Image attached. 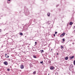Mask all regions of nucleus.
Wrapping results in <instances>:
<instances>
[{
  "instance_id": "1",
  "label": "nucleus",
  "mask_w": 75,
  "mask_h": 75,
  "mask_svg": "<svg viewBox=\"0 0 75 75\" xmlns=\"http://www.w3.org/2000/svg\"><path fill=\"white\" fill-rule=\"evenodd\" d=\"M4 64L5 65H8V63L6 61H5L4 62Z\"/></svg>"
},
{
  "instance_id": "2",
  "label": "nucleus",
  "mask_w": 75,
  "mask_h": 75,
  "mask_svg": "<svg viewBox=\"0 0 75 75\" xmlns=\"http://www.w3.org/2000/svg\"><path fill=\"white\" fill-rule=\"evenodd\" d=\"M20 68L21 69H23L24 68V65H21L20 67Z\"/></svg>"
},
{
  "instance_id": "3",
  "label": "nucleus",
  "mask_w": 75,
  "mask_h": 75,
  "mask_svg": "<svg viewBox=\"0 0 75 75\" xmlns=\"http://www.w3.org/2000/svg\"><path fill=\"white\" fill-rule=\"evenodd\" d=\"M74 58V56H73L72 57L70 56L69 57V58L71 59H73Z\"/></svg>"
},
{
  "instance_id": "4",
  "label": "nucleus",
  "mask_w": 75,
  "mask_h": 75,
  "mask_svg": "<svg viewBox=\"0 0 75 75\" xmlns=\"http://www.w3.org/2000/svg\"><path fill=\"white\" fill-rule=\"evenodd\" d=\"M54 68H55V67H52L50 68V69L52 70H53V69H54Z\"/></svg>"
},
{
  "instance_id": "5",
  "label": "nucleus",
  "mask_w": 75,
  "mask_h": 75,
  "mask_svg": "<svg viewBox=\"0 0 75 75\" xmlns=\"http://www.w3.org/2000/svg\"><path fill=\"white\" fill-rule=\"evenodd\" d=\"M5 56H6V58H8V57H9V56H8V55L7 54H5Z\"/></svg>"
},
{
  "instance_id": "6",
  "label": "nucleus",
  "mask_w": 75,
  "mask_h": 75,
  "mask_svg": "<svg viewBox=\"0 0 75 75\" xmlns=\"http://www.w3.org/2000/svg\"><path fill=\"white\" fill-rule=\"evenodd\" d=\"M19 35H23V33L21 32L19 33Z\"/></svg>"
},
{
  "instance_id": "7",
  "label": "nucleus",
  "mask_w": 75,
  "mask_h": 75,
  "mask_svg": "<svg viewBox=\"0 0 75 75\" xmlns=\"http://www.w3.org/2000/svg\"><path fill=\"white\" fill-rule=\"evenodd\" d=\"M47 15L48 16H50V12L47 13Z\"/></svg>"
},
{
  "instance_id": "8",
  "label": "nucleus",
  "mask_w": 75,
  "mask_h": 75,
  "mask_svg": "<svg viewBox=\"0 0 75 75\" xmlns=\"http://www.w3.org/2000/svg\"><path fill=\"white\" fill-rule=\"evenodd\" d=\"M73 24V23H72V22H71L70 23V25H71Z\"/></svg>"
},
{
  "instance_id": "9",
  "label": "nucleus",
  "mask_w": 75,
  "mask_h": 75,
  "mask_svg": "<svg viewBox=\"0 0 75 75\" xmlns=\"http://www.w3.org/2000/svg\"><path fill=\"white\" fill-rule=\"evenodd\" d=\"M68 57H66L65 58V59L66 60H68Z\"/></svg>"
},
{
  "instance_id": "10",
  "label": "nucleus",
  "mask_w": 75,
  "mask_h": 75,
  "mask_svg": "<svg viewBox=\"0 0 75 75\" xmlns=\"http://www.w3.org/2000/svg\"><path fill=\"white\" fill-rule=\"evenodd\" d=\"M51 62L50 60H49L48 61V64H50Z\"/></svg>"
},
{
  "instance_id": "11",
  "label": "nucleus",
  "mask_w": 75,
  "mask_h": 75,
  "mask_svg": "<svg viewBox=\"0 0 75 75\" xmlns=\"http://www.w3.org/2000/svg\"><path fill=\"white\" fill-rule=\"evenodd\" d=\"M33 74L34 75H35V74H36V71H35L34 72H33Z\"/></svg>"
},
{
  "instance_id": "12",
  "label": "nucleus",
  "mask_w": 75,
  "mask_h": 75,
  "mask_svg": "<svg viewBox=\"0 0 75 75\" xmlns=\"http://www.w3.org/2000/svg\"><path fill=\"white\" fill-rule=\"evenodd\" d=\"M65 33H63L62 35H63V36H64V35H65Z\"/></svg>"
},
{
  "instance_id": "13",
  "label": "nucleus",
  "mask_w": 75,
  "mask_h": 75,
  "mask_svg": "<svg viewBox=\"0 0 75 75\" xmlns=\"http://www.w3.org/2000/svg\"><path fill=\"white\" fill-rule=\"evenodd\" d=\"M73 67L74 66H73V65H71L70 66V68H73Z\"/></svg>"
},
{
  "instance_id": "14",
  "label": "nucleus",
  "mask_w": 75,
  "mask_h": 75,
  "mask_svg": "<svg viewBox=\"0 0 75 75\" xmlns=\"http://www.w3.org/2000/svg\"><path fill=\"white\" fill-rule=\"evenodd\" d=\"M44 52V51L43 50H42L41 52V53H42V52Z\"/></svg>"
},
{
  "instance_id": "15",
  "label": "nucleus",
  "mask_w": 75,
  "mask_h": 75,
  "mask_svg": "<svg viewBox=\"0 0 75 75\" xmlns=\"http://www.w3.org/2000/svg\"><path fill=\"white\" fill-rule=\"evenodd\" d=\"M33 57L34 58H37V57H36L35 55H33Z\"/></svg>"
},
{
  "instance_id": "16",
  "label": "nucleus",
  "mask_w": 75,
  "mask_h": 75,
  "mask_svg": "<svg viewBox=\"0 0 75 75\" xmlns=\"http://www.w3.org/2000/svg\"><path fill=\"white\" fill-rule=\"evenodd\" d=\"M60 37H64V36L62 34L60 35Z\"/></svg>"
},
{
  "instance_id": "17",
  "label": "nucleus",
  "mask_w": 75,
  "mask_h": 75,
  "mask_svg": "<svg viewBox=\"0 0 75 75\" xmlns=\"http://www.w3.org/2000/svg\"><path fill=\"white\" fill-rule=\"evenodd\" d=\"M63 42H64V41H65V39H63Z\"/></svg>"
},
{
  "instance_id": "18",
  "label": "nucleus",
  "mask_w": 75,
  "mask_h": 75,
  "mask_svg": "<svg viewBox=\"0 0 75 75\" xmlns=\"http://www.w3.org/2000/svg\"><path fill=\"white\" fill-rule=\"evenodd\" d=\"M55 75H58V72L56 73H55Z\"/></svg>"
},
{
  "instance_id": "19",
  "label": "nucleus",
  "mask_w": 75,
  "mask_h": 75,
  "mask_svg": "<svg viewBox=\"0 0 75 75\" xmlns=\"http://www.w3.org/2000/svg\"><path fill=\"white\" fill-rule=\"evenodd\" d=\"M8 71H10V69H7Z\"/></svg>"
},
{
  "instance_id": "20",
  "label": "nucleus",
  "mask_w": 75,
  "mask_h": 75,
  "mask_svg": "<svg viewBox=\"0 0 75 75\" xmlns=\"http://www.w3.org/2000/svg\"><path fill=\"white\" fill-rule=\"evenodd\" d=\"M40 64H42L43 63V62L42 61L40 62Z\"/></svg>"
},
{
  "instance_id": "21",
  "label": "nucleus",
  "mask_w": 75,
  "mask_h": 75,
  "mask_svg": "<svg viewBox=\"0 0 75 75\" xmlns=\"http://www.w3.org/2000/svg\"><path fill=\"white\" fill-rule=\"evenodd\" d=\"M61 47L62 48H64V46H63L62 45H61Z\"/></svg>"
},
{
  "instance_id": "22",
  "label": "nucleus",
  "mask_w": 75,
  "mask_h": 75,
  "mask_svg": "<svg viewBox=\"0 0 75 75\" xmlns=\"http://www.w3.org/2000/svg\"><path fill=\"white\" fill-rule=\"evenodd\" d=\"M35 45H36L37 44V42H35Z\"/></svg>"
},
{
  "instance_id": "23",
  "label": "nucleus",
  "mask_w": 75,
  "mask_h": 75,
  "mask_svg": "<svg viewBox=\"0 0 75 75\" xmlns=\"http://www.w3.org/2000/svg\"><path fill=\"white\" fill-rule=\"evenodd\" d=\"M57 32H55V34H57Z\"/></svg>"
},
{
  "instance_id": "24",
  "label": "nucleus",
  "mask_w": 75,
  "mask_h": 75,
  "mask_svg": "<svg viewBox=\"0 0 75 75\" xmlns=\"http://www.w3.org/2000/svg\"><path fill=\"white\" fill-rule=\"evenodd\" d=\"M58 6H59L58 5H57L56 6V7H58Z\"/></svg>"
},
{
  "instance_id": "25",
  "label": "nucleus",
  "mask_w": 75,
  "mask_h": 75,
  "mask_svg": "<svg viewBox=\"0 0 75 75\" xmlns=\"http://www.w3.org/2000/svg\"><path fill=\"white\" fill-rule=\"evenodd\" d=\"M54 37H55V35L54 34Z\"/></svg>"
},
{
  "instance_id": "26",
  "label": "nucleus",
  "mask_w": 75,
  "mask_h": 75,
  "mask_svg": "<svg viewBox=\"0 0 75 75\" xmlns=\"http://www.w3.org/2000/svg\"><path fill=\"white\" fill-rule=\"evenodd\" d=\"M72 44H73V45H74V43L73 42V43H72Z\"/></svg>"
},
{
  "instance_id": "27",
  "label": "nucleus",
  "mask_w": 75,
  "mask_h": 75,
  "mask_svg": "<svg viewBox=\"0 0 75 75\" xmlns=\"http://www.w3.org/2000/svg\"><path fill=\"white\" fill-rule=\"evenodd\" d=\"M0 32H1V30H0Z\"/></svg>"
},
{
  "instance_id": "28",
  "label": "nucleus",
  "mask_w": 75,
  "mask_h": 75,
  "mask_svg": "<svg viewBox=\"0 0 75 75\" xmlns=\"http://www.w3.org/2000/svg\"><path fill=\"white\" fill-rule=\"evenodd\" d=\"M57 55H58L59 54L58 53H57Z\"/></svg>"
},
{
  "instance_id": "29",
  "label": "nucleus",
  "mask_w": 75,
  "mask_h": 75,
  "mask_svg": "<svg viewBox=\"0 0 75 75\" xmlns=\"http://www.w3.org/2000/svg\"><path fill=\"white\" fill-rule=\"evenodd\" d=\"M8 0V1H10V0Z\"/></svg>"
},
{
  "instance_id": "30",
  "label": "nucleus",
  "mask_w": 75,
  "mask_h": 75,
  "mask_svg": "<svg viewBox=\"0 0 75 75\" xmlns=\"http://www.w3.org/2000/svg\"><path fill=\"white\" fill-rule=\"evenodd\" d=\"M40 51H41V50H40Z\"/></svg>"
}]
</instances>
